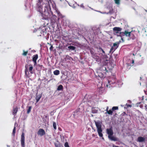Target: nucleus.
<instances>
[{
  "label": "nucleus",
  "mask_w": 147,
  "mask_h": 147,
  "mask_svg": "<svg viewBox=\"0 0 147 147\" xmlns=\"http://www.w3.org/2000/svg\"><path fill=\"white\" fill-rule=\"evenodd\" d=\"M43 6H39V11L41 13L43 19L45 20L50 19L51 23H55L57 21V17L56 16L53 14L50 6L49 4L45 5L44 6V9H43Z\"/></svg>",
  "instance_id": "obj_1"
},
{
  "label": "nucleus",
  "mask_w": 147,
  "mask_h": 147,
  "mask_svg": "<svg viewBox=\"0 0 147 147\" xmlns=\"http://www.w3.org/2000/svg\"><path fill=\"white\" fill-rule=\"evenodd\" d=\"M107 134L108 135L109 139L111 141H119V139L118 138L113 136L114 132L112 127L106 129Z\"/></svg>",
  "instance_id": "obj_2"
},
{
  "label": "nucleus",
  "mask_w": 147,
  "mask_h": 147,
  "mask_svg": "<svg viewBox=\"0 0 147 147\" xmlns=\"http://www.w3.org/2000/svg\"><path fill=\"white\" fill-rule=\"evenodd\" d=\"M25 76L27 78L29 77L30 74L28 72L29 71L30 74H33V72L32 70L33 69V67L32 65L31 64L28 65L26 64L25 65Z\"/></svg>",
  "instance_id": "obj_3"
},
{
  "label": "nucleus",
  "mask_w": 147,
  "mask_h": 147,
  "mask_svg": "<svg viewBox=\"0 0 147 147\" xmlns=\"http://www.w3.org/2000/svg\"><path fill=\"white\" fill-rule=\"evenodd\" d=\"M95 123L99 136L100 137H102L103 134L102 133V130L101 123L100 121H95Z\"/></svg>",
  "instance_id": "obj_4"
},
{
  "label": "nucleus",
  "mask_w": 147,
  "mask_h": 147,
  "mask_svg": "<svg viewBox=\"0 0 147 147\" xmlns=\"http://www.w3.org/2000/svg\"><path fill=\"white\" fill-rule=\"evenodd\" d=\"M131 32H129L125 30L124 32H121L119 33L120 34L118 35L121 37L123 36H126L130 37L132 34H131Z\"/></svg>",
  "instance_id": "obj_5"
},
{
  "label": "nucleus",
  "mask_w": 147,
  "mask_h": 147,
  "mask_svg": "<svg viewBox=\"0 0 147 147\" xmlns=\"http://www.w3.org/2000/svg\"><path fill=\"white\" fill-rule=\"evenodd\" d=\"M25 134L24 132H22L21 135V143L22 147H25Z\"/></svg>",
  "instance_id": "obj_6"
},
{
  "label": "nucleus",
  "mask_w": 147,
  "mask_h": 147,
  "mask_svg": "<svg viewBox=\"0 0 147 147\" xmlns=\"http://www.w3.org/2000/svg\"><path fill=\"white\" fill-rule=\"evenodd\" d=\"M37 134L38 135L42 136L45 135V132L42 129H39Z\"/></svg>",
  "instance_id": "obj_7"
},
{
  "label": "nucleus",
  "mask_w": 147,
  "mask_h": 147,
  "mask_svg": "<svg viewBox=\"0 0 147 147\" xmlns=\"http://www.w3.org/2000/svg\"><path fill=\"white\" fill-rule=\"evenodd\" d=\"M38 56L37 54H36L33 56L32 58V61L34 63V65H35L36 63V60L38 58Z\"/></svg>",
  "instance_id": "obj_8"
},
{
  "label": "nucleus",
  "mask_w": 147,
  "mask_h": 147,
  "mask_svg": "<svg viewBox=\"0 0 147 147\" xmlns=\"http://www.w3.org/2000/svg\"><path fill=\"white\" fill-rule=\"evenodd\" d=\"M113 31L116 33H119V32H120L122 30V28L118 27H115L113 29Z\"/></svg>",
  "instance_id": "obj_9"
},
{
  "label": "nucleus",
  "mask_w": 147,
  "mask_h": 147,
  "mask_svg": "<svg viewBox=\"0 0 147 147\" xmlns=\"http://www.w3.org/2000/svg\"><path fill=\"white\" fill-rule=\"evenodd\" d=\"M100 69H101L102 72L105 74H106L107 72H108V71L107 70L106 67L104 66L100 68Z\"/></svg>",
  "instance_id": "obj_10"
},
{
  "label": "nucleus",
  "mask_w": 147,
  "mask_h": 147,
  "mask_svg": "<svg viewBox=\"0 0 147 147\" xmlns=\"http://www.w3.org/2000/svg\"><path fill=\"white\" fill-rule=\"evenodd\" d=\"M18 108L17 107L16 108L13 107L12 110V114L14 115L15 116L18 111Z\"/></svg>",
  "instance_id": "obj_11"
},
{
  "label": "nucleus",
  "mask_w": 147,
  "mask_h": 147,
  "mask_svg": "<svg viewBox=\"0 0 147 147\" xmlns=\"http://www.w3.org/2000/svg\"><path fill=\"white\" fill-rule=\"evenodd\" d=\"M111 79L110 81L109 80H108V83L110 84V82H111V84H114L115 83L116 81V80L115 78L114 77H112V78H111Z\"/></svg>",
  "instance_id": "obj_12"
},
{
  "label": "nucleus",
  "mask_w": 147,
  "mask_h": 147,
  "mask_svg": "<svg viewBox=\"0 0 147 147\" xmlns=\"http://www.w3.org/2000/svg\"><path fill=\"white\" fill-rule=\"evenodd\" d=\"M145 140V138L142 137H139L138 138L137 141L139 142H144Z\"/></svg>",
  "instance_id": "obj_13"
},
{
  "label": "nucleus",
  "mask_w": 147,
  "mask_h": 147,
  "mask_svg": "<svg viewBox=\"0 0 147 147\" xmlns=\"http://www.w3.org/2000/svg\"><path fill=\"white\" fill-rule=\"evenodd\" d=\"M107 112L105 113H108V114L111 115H112L113 111L112 109L111 110H108V107H107L106 109Z\"/></svg>",
  "instance_id": "obj_14"
},
{
  "label": "nucleus",
  "mask_w": 147,
  "mask_h": 147,
  "mask_svg": "<svg viewBox=\"0 0 147 147\" xmlns=\"http://www.w3.org/2000/svg\"><path fill=\"white\" fill-rule=\"evenodd\" d=\"M56 11L57 12L58 15V20L60 18H63L64 16L61 14V13L59 11Z\"/></svg>",
  "instance_id": "obj_15"
},
{
  "label": "nucleus",
  "mask_w": 147,
  "mask_h": 147,
  "mask_svg": "<svg viewBox=\"0 0 147 147\" xmlns=\"http://www.w3.org/2000/svg\"><path fill=\"white\" fill-rule=\"evenodd\" d=\"M105 74L102 72L100 73L98 75V76L101 78L105 77Z\"/></svg>",
  "instance_id": "obj_16"
},
{
  "label": "nucleus",
  "mask_w": 147,
  "mask_h": 147,
  "mask_svg": "<svg viewBox=\"0 0 147 147\" xmlns=\"http://www.w3.org/2000/svg\"><path fill=\"white\" fill-rule=\"evenodd\" d=\"M49 2H50V3H52V0H49V1H48V3H47V4H44L43 5H40H40H38V6H38V9L39 10V6H41V7H42V6H43V9H44V6L45 5H47L48 4H49V5L50 6V4H49Z\"/></svg>",
  "instance_id": "obj_17"
},
{
  "label": "nucleus",
  "mask_w": 147,
  "mask_h": 147,
  "mask_svg": "<svg viewBox=\"0 0 147 147\" xmlns=\"http://www.w3.org/2000/svg\"><path fill=\"white\" fill-rule=\"evenodd\" d=\"M135 32L134 31H131V34H132L131 36L130 37V38L132 40H134L135 39V36L134 35V33Z\"/></svg>",
  "instance_id": "obj_18"
},
{
  "label": "nucleus",
  "mask_w": 147,
  "mask_h": 147,
  "mask_svg": "<svg viewBox=\"0 0 147 147\" xmlns=\"http://www.w3.org/2000/svg\"><path fill=\"white\" fill-rule=\"evenodd\" d=\"M98 112V110L95 109L94 107H92V113H96Z\"/></svg>",
  "instance_id": "obj_19"
},
{
  "label": "nucleus",
  "mask_w": 147,
  "mask_h": 147,
  "mask_svg": "<svg viewBox=\"0 0 147 147\" xmlns=\"http://www.w3.org/2000/svg\"><path fill=\"white\" fill-rule=\"evenodd\" d=\"M118 43H114L113 44V47L114 48V51L118 47Z\"/></svg>",
  "instance_id": "obj_20"
},
{
  "label": "nucleus",
  "mask_w": 147,
  "mask_h": 147,
  "mask_svg": "<svg viewBox=\"0 0 147 147\" xmlns=\"http://www.w3.org/2000/svg\"><path fill=\"white\" fill-rule=\"evenodd\" d=\"M53 73L54 75H58L60 74V71L59 70H56L53 71Z\"/></svg>",
  "instance_id": "obj_21"
},
{
  "label": "nucleus",
  "mask_w": 147,
  "mask_h": 147,
  "mask_svg": "<svg viewBox=\"0 0 147 147\" xmlns=\"http://www.w3.org/2000/svg\"><path fill=\"white\" fill-rule=\"evenodd\" d=\"M63 89V86L62 85H59L57 88V90H61Z\"/></svg>",
  "instance_id": "obj_22"
},
{
  "label": "nucleus",
  "mask_w": 147,
  "mask_h": 147,
  "mask_svg": "<svg viewBox=\"0 0 147 147\" xmlns=\"http://www.w3.org/2000/svg\"><path fill=\"white\" fill-rule=\"evenodd\" d=\"M41 97V96L40 95H36V102H37L39 101Z\"/></svg>",
  "instance_id": "obj_23"
},
{
  "label": "nucleus",
  "mask_w": 147,
  "mask_h": 147,
  "mask_svg": "<svg viewBox=\"0 0 147 147\" xmlns=\"http://www.w3.org/2000/svg\"><path fill=\"white\" fill-rule=\"evenodd\" d=\"M16 132V127L15 125L13 129V132H12V134L14 137L15 136Z\"/></svg>",
  "instance_id": "obj_24"
},
{
  "label": "nucleus",
  "mask_w": 147,
  "mask_h": 147,
  "mask_svg": "<svg viewBox=\"0 0 147 147\" xmlns=\"http://www.w3.org/2000/svg\"><path fill=\"white\" fill-rule=\"evenodd\" d=\"M68 48L69 49H71L72 50H74L76 49V47H75L72 46H70L68 47Z\"/></svg>",
  "instance_id": "obj_25"
},
{
  "label": "nucleus",
  "mask_w": 147,
  "mask_h": 147,
  "mask_svg": "<svg viewBox=\"0 0 147 147\" xmlns=\"http://www.w3.org/2000/svg\"><path fill=\"white\" fill-rule=\"evenodd\" d=\"M28 109L27 110V113L29 114L30 113L31 111V109L32 107L31 106H29L28 107Z\"/></svg>",
  "instance_id": "obj_26"
},
{
  "label": "nucleus",
  "mask_w": 147,
  "mask_h": 147,
  "mask_svg": "<svg viewBox=\"0 0 147 147\" xmlns=\"http://www.w3.org/2000/svg\"><path fill=\"white\" fill-rule=\"evenodd\" d=\"M90 52L91 54L92 55V57L93 58H94L96 56V54L94 53V52H93V51L92 50H90Z\"/></svg>",
  "instance_id": "obj_27"
},
{
  "label": "nucleus",
  "mask_w": 147,
  "mask_h": 147,
  "mask_svg": "<svg viewBox=\"0 0 147 147\" xmlns=\"http://www.w3.org/2000/svg\"><path fill=\"white\" fill-rule=\"evenodd\" d=\"M115 4L119 5L120 4V0H114Z\"/></svg>",
  "instance_id": "obj_28"
},
{
  "label": "nucleus",
  "mask_w": 147,
  "mask_h": 147,
  "mask_svg": "<svg viewBox=\"0 0 147 147\" xmlns=\"http://www.w3.org/2000/svg\"><path fill=\"white\" fill-rule=\"evenodd\" d=\"M118 107H113L112 108V110L113 111H114L115 110H118Z\"/></svg>",
  "instance_id": "obj_29"
},
{
  "label": "nucleus",
  "mask_w": 147,
  "mask_h": 147,
  "mask_svg": "<svg viewBox=\"0 0 147 147\" xmlns=\"http://www.w3.org/2000/svg\"><path fill=\"white\" fill-rule=\"evenodd\" d=\"M98 49H99V51L100 52H102L104 54H105V51L103 50L102 48H101L100 47H99L98 48Z\"/></svg>",
  "instance_id": "obj_30"
},
{
  "label": "nucleus",
  "mask_w": 147,
  "mask_h": 147,
  "mask_svg": "<svg viewBox=\"0 0 147 147\" xmlns=\"http://www.w3.org/2000/svg\"><path fill=\"white\" fill-rule=\"evenodd\" d=\"M53 127L54 129L55 130L56 129H57L56 124V123L55 122H53Z\"/></svg>",
  "instance_id": "obj_31"
},
{
  "label": "nucleus",
  "mask_w": 147,
  "mask_h": 147,
  "mask_svg": "<svg viewBox=\"0 0 147 147\" xmlns=\"http://www.w3.org/2000/svg\"><path fill=\"white\" fill-rule=\"evenodd\" d=\"M23 53H22V55L24 56H26V55H27V54H28V51H24V50L23 51Z\"/></svg>",
  "instance_id": "obj_32"
},
{
  "label": "nucleus",
  "mask_w": 147,
  "mask_h": 147,
  "mask_svg": "<svg viewBox=\"0 0 147 147\" xmlns=\"http://www.w3.org/2000/svg\"><path fill=\"white\" fill-rule=\"evenodd\" d=\"M64 146L65 147H69L68 143L67 142H66L64 144Z\"/></svg>",
  "instance_id": "obj_33"
},
{
  "label": "nucleus",
  "mask_w": 147,
  "mask_h": 147,
  "mask_svg": "<svg viewBox=\"0 0 147 147\" xmlns=\"http://www.w3.org/2000/svg\"><path fill=\"white\" fill-rule=\"evenodd\" d=\"M42 0H38V2L37 3V5H38L41 4Z\"/></svg>",
  "instance_id": "obj_34"
},
{
  "label": "nucleus",
  "mask_w": 147,
  "mask_h": 147,
  "mask_svg": "<svg viewBox=\"0 0 147 147\" xmlns=\"http://www.w3.org/2000/svg\"><path fill=\"white\" fill-rule=\"evenodd\" d=\"M113 13V9H112L109 11L108 13Z\"/></svg>",
  "instance_id": "obj_35"
},
{
  "label": "nucleus",
  "mask_w": 147,
  "mask_h": 147,
  "mask_svg": "<svg viewBox=\"0 0 147 147\" xmlns=\"http://www.w3.org/2000/svg\"><path fill=\"white\" fill-rule=\"evenodd\" d=\"M50 45H51V47H50L49 49H50V50L51 51L52 50L53 47V46L52 45H51V44H50Z\"/></svg>",
  "instance_id": "obj_36"
},
{
  "label": "nucleus",
  "mask_w": 147,
  "mask_h": 147,
  "mask_svg": "<svg viewBox=\"0 0 147 147\" xmlns=\"http://www.w3.org/2000/svg\"><path fill=\"white\" fill-rule=\"evenodd\" d=\"M113 49L114 50V47L113 46H112L110 49V51L112 52H113Z\"/></svg>",
  "instance_id": "obj_37"
},
{
  "label": "nucleus",
  "mask_w": 147,
  "mask_h": 147,
  "mask_svg": "<svg viewBox=\"0 0 147 147\" xmlns=\"http://www.w3.org/2000/svg\"><path fill=\"white\" fill-rule=\"evenodd\" d=\"M80 7H82L83 8H84V6L83 4H82L81 5Z\"/></svg>",
  "instance_id": "obj_38"
},
{
  "label": "nucleus",
  "mask_w": 147,
  "mask_h": 147,
  "mask_svg": "<svg viewBox=\"0 0 147 147\" xmlns=\"http://www.w3.org/2000/svg\"><path fill=\"white\" fill-rule=\"evenodd\" d=\"M55 145L56 147H58L59 145H58L56 143H55Z\"/></svg>",
  "instance_id": "obj_39"
},
{
  "label": "nucleus",
  "mask_w": 147,
  "mask_h": 147,
  "mask_svg": "<svg viewBox=\"0 0 147 147\" xmlns=\"http://www.w3.org/2000/svg\"><path fill=\"white\" fill-rule=\"evenodd\" d=\"M112 146H113V147H119V146H115L114 144H113Z\"/></svg>",
  "instance_id": "obj_40"
},
{
  "label": "nucleus",
  "mask_w": 147,
  "mask_h": 147,
  "mask_svg": "<svg viewBox=\"0 0 147 147\" xmlns=\"http://www.w3.org/2000/svg\"><path fill=\"white\" fill-rule=\"evenodd\" d=\"M126 114V113L125 112H123L122 113V115L123 116L125 115Z\"/></svg>",
  "instance_id": "obj_41"
},
{
  "label": "nucleus",
  "mask_w": 147,
  "mask_h": 147,
  "mask_svg": "<svg viewBox=\"0 0 147 147\" xmlns=\"http://www.w3.org/2000/svg\"><path fill=\"white\" fill-rule=\"evenodd\" d=\"M127 107H131V105H127Z\"/></svg>",
  "instance_id": "obj_42"
},
{
  "label": "nucleus",
  "mask_w": 147,
  "mask_h": 147,
  "mask_svg": "<svg viewBox=\"0 0 147 147\" xmlns=\"http://www.w3.org/2000/svg\"><path fill=\"white\" fill-rule=\"evenodd\" d=\"M139 28H140V27H139L138 28V29H139ZM138 32L140 33V31L139 30H138Z\"/></svg>",
  "instance_id": "obj_43"
},
{
  "label": "nucleus",
  "mask_w": 147,
  "mask_h": 147,
  "mask_svg": "<svg viewBox=\"0 0 147 147\" xmlns=\"http://www.w3.org/2000/svg\"><path fill=\"white\" fill-rule=\"evenodd\" d=\"M58 147H63L62 146H61L60 145H59V146Z\"/></svg>",
  "instance_id": "obj_44"
},
{
  "label": "nucleus",
  "mask_w": 147,
  "mask_h": 147,
  "mask_svg": "<svg viewBox=\"0 0 147 147\" xmlns=\"http://www.w3.org/2000/svg\"><path fill=\"white\" fill-rule=\"evenodd\" d=\"M145 93L147 95V92L145 91Z\"/></svg>",
  "instance_id": "obj_45"
},
{
  "label": "nucleus",
  "mask_w": 147,
  "mask_h": 147,
  "mask_svg": "<svg viewBox=\"0 0 147 147\" xmlns=\"http://www.w3.org/2000/svg\"><path fill=\"white\" fill-rule=\"evenodd\" d=\"M92 136H94V134H92Z\"/></svg>",
  "instance_id": "obj_46"
},
{
  "label": "nucleus",
  "mask_w": 147,
  "mask_h": 147,
  "mask_svg": "<svg viewBox=\"0 0 147 147\" xmlns=\"http://www.w3.org/2000/svg\"><path fill=\"white\" fill-rule=\"evenodd\" d=\"M106 86L107 87H108V84H107V85H106Z\"/></svg>",
  "instance_id": "obj_47"
},
{
  "label": "nucleus",
  "mask_w": 147,
  "mask_h": 147,
  "mask_svg": "<svg viewBox=\"0 0 147 147\" xmlns=\"http://www.w3.org/2000/svg\"><path fill=\"white\" fill-rule=\"evenodd\" d=\"M102 139L103 140H104V138H103L102 137Z\"/></svg>",
  "instance_id": "obj_48"
},
{
  "label": "nucleus",
  "mask_w": 147,
  "mask_h": 147,
  "mask_svg": "<svg viewBox=\"0 0 147 147\" xmlns=\"http://www.w3.org/2000/svg\"><path fill=\"white\" fill-rule=\"evenodd\" d=\"M134 63V61L133 60L132 63Z\"/></svg>",
  "instance_id": "obj_49"
},
{
  "label": "nucleus",
  "mask_w": 147,
  "mask_h": 147,
  "mask_svg": "<svg viewBox=\"0 0 147 147\" xmlns=\"http://www.w3.org/2000/svg\"><path fill=\"white\" fill-rule=\"evenodd\" d=\"M121 39L123 40V38H121Z\"/></svg>",
  "instance_id": "obj_50"
},
{
  "label": "nucleus",
  "mask_w": 147,
  "mask_h": 147,
  "mask_svg": "<svg viewBox=\"0 0 147 147\" xmlns=\"http://www.w3.org/2000/svg\"><path fill=\"white\" fill-rule=\"evenodd\" d=\"M50 80H49L48 82H49Z\"/></svg>",
  "instance_id": "obj_51"
}]
</instances>
